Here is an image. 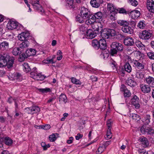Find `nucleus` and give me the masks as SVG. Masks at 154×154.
<instances>
[{"instance_id":"f257e3e1","label":"nucleus","mask_w":154,"mask_h":154,"mask_svg":"<svg viewBox=\"0 0 154 154\" xmlns=\"http://www.w3.org/2000/svg\"><path fill=\"white\" fill-rule=\"evenodd\" d=\"M14 58H11L8 54H4L0 55V67L7 66L9 69L12 67Z\"/></svg>"},{"instance_id":"f03ea898","label":"nucleus","mask_w":154,"mask_h":154,"mask_svg":"<svg viewBox=\"0 0 154 154\" xmlns=\"http://www.w3.org/2000/svg\"><path fill=\"white\" fill-rule=\"evenodd\" d=\"M110 54L114 56L117 54L118 51H122L123 50V45L121 43L116 42L112 43L111 45Z\"/></svg>"},{"instance_id":"7ed1b4c3","label":"nucleus","mask_w":154,"mask_h":154,"mask_svg":"<svg viewBox=\"0 0 154 154\" xmlns=\"http://www.w3.org/2000/svg\"><path fill=\"white\" fill-rule=\"evenodd\" d=\"M116 35V32L114 29H105L101 33V35L104 39H108L110 36H114Z\"/></svg>"},{"instance_id":"20e7f679","label":"nucleus","mask_w":154,"mask_h":154,"mask_svg":"<svg viewBox=\"0 0 154 154\" xmlns=\"http://www.w3.org/2000/svg\"><path fill=\"white\" fill-rule=\"evenodd\" d=\"M97 25L98 26V27L96 28V29L94 31L91 29H89L87 30L86 33L88 38L91 39L97 36V34L99 32V30L98 25Z\"/></svg>"},{"instance_id":"39448f33","label":"nucleus","mask_w":154,"mask_h":154,"mask_svg":"<svg viewBox=\"0 0 154 154\" xmlns=\"http://www.w3.org/2000/svg\"><path fill=\"white\" fill-rule=\"evenodd\" d=\"M66 5L70 8H74L81 3V0H66Z\"/></svg>"},{"instance_id":"423d86ee","label":"nucleus","mask_w":154,"mask_h":154,"mask_svg":"<svg viewBox=\"0 0 154 154\" xmlns=\"http://www.w3.org/2000/svg\"><path fill=\"white\" fill-rule=\"evenodd\" d=\"M90 13V11L87 8L84 7L81 8L80 15L84 19H88V17L89 16Z\"/></svg>"},{"instance_id":"0eeeda50","label":"nucleus","mask_w":154,"mask_h":154,"mask_svg":"<svg viewBox=\"0 0 154 154\" xmlns=\"http://www.w3.org/2000/svg\"><path fill=\"white\" fill-rule=\"evenodd\" d=\"M152 34L151 33L149 32L146 30L143 31L140 34V38L144 40H147L151 37Z\"/></svg>"},{"instance_id":"6e6552de","label":"nucleus","mask_w":154,"mask_h":154,"mask_svg":"<svg viewBox=\"0 0 154 154\" xmlns=\"http://www.w3.org/2000/svg\"><path fill=\"white\" fill-rule=\"evenodd\" d=\"M9 43L6 41H3L0 44V50L3 51H6L9 49Z\"/></svg>"},{"instance_id":"1a4fd4ad","label":"nucleus","mask_w":154,"mask_h":154,"mask_svg":"<svg viewBox=\"0 0 154 154\" xmlns=\"http://www.w3.org/2000/svg\"><path fill=\"white\" fill-rule=\"evenodd\" d=\"M146 5L149 11L154 13V2L153 0H147Z\"/></svg>"},{"instance_id":"9d476101","label":"nucleus","mask_w":154,"mask_h":154,"mask_svg":"<svg viewBox=\"0 0 154 154\" xmlns=\"http://www.w3.org/2000/svg\"><path fill=\"white\" fill-rule=\"evenodd\" d=\"M107 4V9L110 12L118 13V8L115 5L110 3H108Z\"/></svg>"},{"instance_id":"9b49d317","label":"nucleus","mask_w":154,"mask_h":154,"mask_svg":"<svg viewBox=\"0 0 154 154\" xmlns=\"http://www.w3.org/2000/svg\"><path fill=\"white\" fill-rule=\"evenodd\" d=\"M124 43L125 45L131 46L134 44V42L132 38L127 37L124 39Z\"/></svg>"},{"instance_id":"f8f14e48","label":"nucleus","mask_w":154,"mask_h":154,"mask_svg":"<svg viewBox=\"0 0 154 154\" xmlns=\"http://www.w3.org/2000/svg\"><path fill=\"white\" fill-rule=\"evenodd\" d=\"M139 100V98L136 95L134 96L131 100V104L134 106L136 109L140 107Z\"/></svg>"},{"instance_id":"ddd939ff","label":"nucleus","mask_w":154,"mask_h":154,"mask_svg":"<svg viewBox=\"0 0 154 154\" xmlns=\"http://www.w3.org/2000/svg\"><path fill=\"white\" fill-rule=\"evenodd\" d=\"M7 26L9 29H13L17 28V24L16 22L10 20L8 23Z\"/></svg>"},{"instance_id":"4468645a","label":"nucleus","mask_w":154,"mask_h":154,"mask_svg":"<svg viewBox=\"0 0 154 154\" xmlns=\"http://www.w3.org/2000/svg\"><path fill=\"white\" fill-rule=\"evenodd\" d=\"M103 2V0H91L90 4L93 7L98 8Z\"/></svg>"},{"instance_id":"2eb2a0df","label":"nucleus","mask_w":154,"mask_h":154,"mask_svg":"<svg viewBox=\"0 0 154 154\" xmlns=\"http://www.w3.org/2000/svg\"><path fill=\"white\" fill-rule=\"evenodd\" d=\"M122 32L126 33L129 34H131L133 32V30L131 28L128 26L127 25L125 26H122L121 29Z\"/></svg>"},{"instance_id":"dca6fc26","label":"nucleus","mask_w":154,"mask_h":154,"mask_svg":"<svg viewBox=\"0 0 154 154\" xmlns=\"http://www.w3.org/2000/svg\"><path fill=\"white\" fill-rule=\"evenodd\" d=\"M99 48L104 50L106 48V41L104 39H101L99 40Z\"/></svg>"},{"instance_id":"f3484780","label":"nucleus","mask_w":154,"mask_h":154,"mask_svg":"<svg viewBox=\"0 0 154 154\" xmlns=\"http://www.w3.org/2000/svg\"><path fill=\"white\" fill-rule=\"evenodd\" d=\"M146 81L147 84L152 87H154V78L149 76L146 78Z\"/></svg>"},{"instance_id":"a211bd4d","label":"nucleus","mask_w":154,"mask_h":154,"mask_svg":"<svg viewBox=\"0 0 154 154\" xmlns=\"http://www.w3.org/2000/svg\"><path fill=\"white\" fill-rule=\"evenodd\" d=\"M142 91L144 93H148L150 90V88L147 85L142 84L140 86Z\"/></svg>"},{"instance_id":"6ab92c4d","label":"nucleus","mask_w":154,"mask_h":154,"mask_svg":"<svg viewBox=\"0 0 154 154\" xmlns=\"http://www.w3.org/2000/svg\"><path fill=\"white\" fill-rule=\"evenodd\" d=\"M139 140L141 144L144 145V147H147L149 145V143L148 139L144 137H140Z\"/></svg>"},{"instance_id":"aec40b11","label":"nucleus","mask_w":154,"mask_h":154,"mask_svg":"<svg viewBox=\"0 0 154 154\" xmlns=\"http://www.w3.org/2000/svg\"><path fill=\"white\" fill-rule=\"evenodd\" d=\"M130 15L131 17L133 19H136L138 18L140 15V12L137 10L131 11L130 12Z\"/></svg>"},{"instance_id":"412c9836","label":"nucleus","mask_w":154,"mask_h":154,"mask_svg":"<svg viewBox=\"0 0 154 154\" xmlns=\"http://www.w3.org/2000/svg\"><path fill=\"white\" fill-rule=\"evenodd\" d=\"M26 56L28 57L33 56L35 55L36 51L35 49L30 48L26 51Z\"/></svg>"},{"instance_id":"4be33fe9","label":"nucleus","mask_w":154,"mask_h":154,"mask_svg":"<svg viewBox=\"0 0 154 154\" xmlns=\"http://www.w3.org/2000/svg\"><path fill=\"white\" fill-rule=\"evenodd\" d=\"M22 53L21 50L20 48L15 47L12 49V53L14 56H17L20 55Z\"/></svg>"},{"instance_id":"5701e85b","label":"nucleus","mask_w":154,"mask_h":154,"mask_svg":"<svg viewBox=\"0 0 154 154\" xmlns=\"http://www.w3.org/2000/svg\"><path fill=\"white\" fill-rule=\"evenodd\" d=\"M133 62L134 65H135L138 69H142L144 68V65L142 63H140L138 61L135 60Z\"/></svg>"},{"instance_id":"b1692460","label":"nucleus","mask_w":154,"mask_h":154,"mask_svg":"<svg viewBox=\"0 0 154 154\" xmlns=\"http://www.w3.org/2000/svg\"><path fill=\"white\" fill-rule=\"evenodd\" d=\"M29 45V42L27 40H25L20 45V48L23 49L27 48Z\"/></svg>"},{"instance_id":"393cba45","label":"nucleus","mask_w":154,"mask_h":154,"mask_svg":"<svg viewBox=\"0 0 154 154\" xmlns=\"http://www.w3.org/2000/svg\"><path fill=\"white\" fill-rule=\"evenodd\" d=\"M4 140L5 143L7 145H11L12 143V140L9 137H6L4 138Z\"/></svg>"},{"instance_id":"a878e982","label":"nucleus","mask_w":154,"mask_h":154,"mask_svg":"<svg viewBox=\"0 0 154 154\" xmlns=\"http://www.w3.org/2000/svg\"><path fill=\"white\" fill-rule=\"evenodd\" d=\"M99 41L94 39L92 41V45L96 49H99Z\"/></svg>"},{"instance_id":"bb28decb","label":"nucleus","mask_w":154,"mask_h":154,"mask_svg":"<svg viewBox=\"0 0 154 154\" xmlns=\"http://www.w3.org/2000/svg\"><path fill=\"white\" fill-rule=\"evenodd\" d=\"M59 100L61 102H63L65 103L67 102V98L66 95L64 94H61L59 97Z\"/></svg>"},{"instance_id":"cd10ccee","label":"nucleus","mask_w":154,"mask_h":154,"mask_svg":"<svg viewBox=\"0 0 154 154\" xmlns=\"http://www.w3.org/2000/svg\"><path fill=\"white\" fill-rule=\"evenodd\" d=\"M125 70L128 73H130L132 70L131 66L128 62H126L124 65Z\"/></svg>"},{"instance_id":"c85d7f7f","label":"nucleus","mask_w":154,"mask_h":154,"mask_svg":"<svg viewBox=\"0 0 154 154\" xmlns=\"http://www.w3.org/2000/svg\"><path fill=\"white\" fill-rule=\"evenodd\" d=\"M23 69L26 72H28L31 70L30 66L27 63H25L23 65Z\"/></svg>"},{"instance_id":"c756f323","label":"nucleus","mask_w":154,"mask_h":154,"mask_svg":"<svg viewBox=\"0 0 154 154\" xmlns=\"http://www.w3.org/2000/svg\"><path fill=\"white\" fill-rule=\"evenodd\" d=\"M118 23L121 26H123L128 25L129 23L128 22L124 20H119L117 21Z\"/></svg>"},{"instance_id":"7c9ffc66","label":"nucleus","mask_w":154,"mask_h":154,"mask_svg":"<svg viewBox=\"0 0 154 154\" xmlns=\"http://www.w3.org/2000/svg\"><path fill=\"white\" fill-rule=\"evenodd\" d=\"M32 114L38 113L40 111L39 107L37 106H32Z\"/></svg>"},{"instance_id":"2f4dec72","label":"nucleus","mask_w":154,"mask_h":154,"mask_svg":"<svg viewBox=\"0 0 154 154\" xmlns=\"http://www.w3.org/2000/svg\"><path fill=\"white\" fill-rule=\"evenodd\" d=\"M126 84L131 87H134L136 85V82L131 79L127 80Z\"/></svg>"},{"instance_id":"473e14b6","label":"nucleus","mask_w":154,"mask_h":154,"mask_svg":"<svg viewBox=\"0 0 154 154\" xmlns=\"http://www.w3.org/2000/svg\"><path fill=\"white\" fill-rule=\"evenodd\" d=\"M135 44L140 49H142L144 48L145 47L144 45H143L140 41L139 40L136 41L135 42Z\"/></svg>"},{"instance_id":"72a5a7b5","label":"nucleus","mask_w":154,"mask_h":154,"mask_svg":"<svg viewBox=\"0 0 154 154\" xmlns=\"http://www.w3.org/2000/svg\"><path fill=\"white\" fill-rule=\"evenodd\" d=\"M150 116L148 115L145 117L144 119L142 120V121L145 124L148 125L150 122Z\"/></svg>"},{"instance_id":"f704fd0d","label":"nucleus","mask_w":154,"mask_h":154,"mask_svg":"<svg viewBox=\"0 0 154 154\" xmlns=\"http://www.w3.org/2000/svg\"><path fill=\"white\" fill-rule=\"evenodd\" d=\"M148 127L145 125H143L140 129L141 133L143 134H146Z\"/></svg>"},{"instance_id":"c9c22d12","label":"nucleus","mask_w":154,"mask_h":154,"mask_svg":"<svg viewBox=\"0 0 154 154\" xmlns=\"http://www.w3.org/2000/svg\"><path fill=\"white\" fill-rule=\"evenodd\" d=\"M117 13L110 12L108 15V17L111 20H116V15Z\"/></svg>"},{"instance_id":"e433bc0d","label":"nucleus","mask_w":154,"mask_h":154,"mask_svg":"<svg viewBox=\"0 0 154 154\" xmlns=\"http://www.w3.org/2000/svg\"><path fill=\"white\" fill-rule=\"evenodd\" d=\"M57 135L58 134L57 133L52 134L51 135H50L49 136V140L51 142H54L57 139L56 135Z\"/></svg>"},{"instance_id":"4c0bfd02","label":"nucleus","mask_w":154,"mask_h":154,"mask_svg":"<svg viewBox=\"0 0 154 154\" xmlns=\"http://www.w3.org/2000/svg\"><path fill=\"white\" fill-rule=\"evenodd\" d=\"M136 77L138 79H142L144 78V75L142 72L139 71L136 72Z\"/></svg>"},{"instance_id":"58836bf2","label":"nucleus","mask_w":154,"mask_h":154,"mask_svg":"<svg viewBox=\"0 0 154 154\" xmlns=\"http://www.w3.org/2000/svg\"><path fill=\"white\" fill-rule=\"evenodd\" d=\"M130 117L132 118V119L138 121L140 119V116L136 114H132L130 116Z\"/></svg>"},{"instance_id":"ea45409f","label":"nucleus","mask_w":154,"mask_h":154,"mask_svg":"<svg viewBox=\"0 0 154 154\" xmlns=\"http://www.w3.org/2000/svg\"><path fill=\"white\" fill-rule=\"evenodd\" d=\"M39 73L38 72L32 71L30 72L31 77L33 79H36L38 78H37Z\"/></svg>"},{"instance_id":"a19ab883","label":"nucleus","mask_w":154,"mask_h":154,"mask_svg":"<svg viewBox=\"0 0 154 154\" xmlns=\"http://www.w3.org/2000/svg\"><path fill=\"white\" fill-rule=\"evenodd\" d=\"M76 19L77 21H78L80 23H82L84 22V18L81 17L80 15H78L76 17Z\"/></svg>"},{"instance_id":"79ce46f5","label":"nucleus","mask_w":154,"mask_h":154,"mask_svg":"<svg viewBox=\"0 0 154 154\" xmlns=\"http://www.w3.org/2000/svg\"><path fill=\"white\" fill-rule=\"evenodd\" d=\"M38 90L40 92H42V93L50 92L51 91L50 88H40L38 89Z\"/></svg>"},{"instance_id":"37998d69","label":"nucleus","mask_w":154,"mask_h":154,"mask_svg":"<svg viewBox=\"0 0 154 154\" xmlns=\"http://www.w3.org/2000/svg\"><path fill=\"white\" fill-rule=\"evenodd\" d=\"M94 14L96 19H100L102 17V14L101 12H98Z\"/></svg>"},{"instance_id":"c03bdc74","label":"nucleus","mask_w":154,"mask_h":154,"mask_svg":"<svg viewBox=\"0 0 154 154\" xmlns=\"http://www.w3.org/2000/svg\"><path fill=\"white\" fill-rule=\"evenodd\" d=\"M71 81L72 82L76 85H80L81 83V82L74 78H72L71 79Z\"/></svg>"},{"instance_id":"a18cd8bd","label":"nucleus","mask_w":154,"mask_h":154,"mask_svg":"<svg viewBox=\"0 0 154 154\" xmlns=\"http://www.w3.org/2000/svg\"><path fill=\"white\" fill-rule=\"evenodd\" d=\"M154 134V129L148 127L146 134L152 135Z\"/></svg>"},{"instance_id":"49530a36","label":"nucleus","mask_w":154,"mask_h":154,"mask_svg":"<svg viewBox=\"0 0 154 154\" xmlns=\"http://www.w3.org/2000/svg\"><path fill=\"white\" fill-rule=\"evenodd\" d=\"M137 26L140 29H143L145 27L146 25L144 22L140 21L138 23Z\"/></svg>"},{"instance_id":"de8ad7c7","label":"nucleus","mask_w":154,"mask_h":154,"mask_svg":"<svg viewBox=\"0 0 154 154\" xmlns=\"http://www.w3.org/2000/svg\"><path fill=\"white\" fill-rule=\"evenodd\" d=\"M118 13L120 14H127L126 10L123 8H118Z\"/></svg>"},{"instance_id":"09e8293b","label":"nucleus","mask_w":154,"mask_h":154,"mask_svg":"<svg viewBox=\"0 0 154 154\" xmlns=\"http://www.w3.org/2000/svg\"><path fill=\"white\" fill-rule=\"evenodd\" d=\"M46 77V76H45L41 75V73H39V75H38L37 77L38 78L36 79V80H42L45 79Z\"/></svg>"},{"instance_id":"8fccbe9b","label":"nucleus","mask_w":154,"mask_h":154,"mask_svg":"<svg viewBox=\"0 0 154 154\" xmlns=\"http://www.w3.org/2000/svg\"><path fill=\"white\" fill-rule=\"evenodd\" d=\"M124 94L125 97H129L131 95V93L129 90L126 89L124 91Z\"/></svg>"},{"instance_id":"3c124183","label":"nucleus","mask_w":154,"mask_h":154,"mask_svg":"<svg viewBox=\"0 0 154 154\" xmlns=\"http://www.w3.org/2000/svg\"><path fill=\"white\" fill-rule=\"evenodd\" d=\"M130 3L132 6L136 7L138 4L136 0H129Z\"/></svg>"},{"instance_id":"603ef678","label":"nucleus","mask_w":154,"mask_h":154,"mask_svg":"<svg viewBox=\"0 0 154 154\" xmlns=\"http://www.w3.org/2000/svg\"><path fill=\"white\" fill-rule=\"evenodd\" d=\"M106 135V138L108 139H110L112 138V135L111 132V129H108Z\"/></svg>"},{"instance_id":"864d4df0","label":"nucleus","mask_w":154,"mask_h":154,"mask_svg":"<svg viewBox=\"0 0 154 154\" xmlns=\"http://www.w3.org/2000/svg\"><path fill=\"white\" fill-rule=\"evenodd\" d=\"M26 54L23 53L22 54L20 55V60L21 61H23L26 58H27L28 56H26Z\"/></svg>"},{"instance_id":"5fc2aeb1","label":"nucleus","mask_w":154,"mask_h":154,"mask_svg":"<svg viewBox=\"0 0 154 154\" xmlns=\"http://www.w3.org/2000/svg\"><path fill=\"white\" fill-rule=\"evenodd\" d=\"M41 127L42 129L47 130L50 129L51 127L50 125L46 124L45 125H42Z\"/></svg>"},{"instance_id":"6e6d98bb","label":"nucleus","mask_w":154,"mask_h":154,"mask_svg":"<svg viewBox=\"0 0 154 154\" xmlns=\"http://www.w3.org/2000/svg\"><path fill=\"white\" fill-rule=\"evenodd\" d=\"M104 148L103 146H100L98 149L97 151H96L97 154H100L104 151Z\"/></svg>"},{"instance_id":"4d7b16f0","label":"nucleus","mask_w":154,"mask_h":154,"mask_svg":"<svg viewBox=\"0 0 154 154\" xmlns=\"http://www.w3.org/2000/svg\"><path fill=\"white\" fill-rule=\"evenodd\" d=\"M88 18H90V19L92 20V21H94V22H95L96 20V18L94 14V15L91 14L90 13L89 16L88 17Z\"/></svg>"},{"instance_id":"13d9d810","label":"nucleus","mask_w":154,"mask_h":154,"mask_svg":"<svg viewBox=\"0 0 154 154\" xmlns=\"http://www.w3.org/2000/svg\"><path fill=\"white\" fill-rule=\"evenodd\" d=\"M80 30L81 32H82L85 33H86L87 31V28L83 25L81 26L80 27Z\"/></svg>"},{"instance_id":"bf43d9fd","label":"nucleus","mask_w":154,"mask_h":154,"mask_svg":"<svg viewBox=\"0 0 154 154\" xmlns=\"http://www.w3.org/2000/svg\"><path fill=\"white\" fill-rule=\"evenodd\" d=\"M147 55L150 59L154 60V54L152 52H149L147 53Z\"/></svg>"},{"instance_id":"052dcab7","label":"nucleus","mask_w":154,"mask_h":154,"mask_svg":"<svg viewBox=\"0 0 154 154\" xmlns=\"http://www.w3.org/2000/svg\"><path fill=\"white\" fill-rule=\"evenodd\" d=\"M53 57L51 59H47V60H44V62L47 64H49L52 63V64L54 63V62L53 61Z\"/></svg>"},{"instance_id":"680f3d73","label":"nucleus","mask_w":154,"mask_h":154,"mask_svg":"<svg viewBox=\"0 0 154 154\" xmlns=\"http://www.w3.org/2000/svg\"><path fill=\"white\" fill-rule=\"evenodd\" d=\"M33 6L34 9L38 11L39 9H41V5H40L39 3L35 5H33Z\"/></svg>"},{"instance_id":"e2e57ef3","label":"nucleus","mask_w":154,"mask_h":154,"mask_svg":"<svg viewBox=\"0 0 154 154\" xmlns=\"http://www.w3.org/2000/svg\"><path fill=\"white\" fill-rule=\"evenodd\" d=\"M15 105V109H17L18 108V104L20 103L19 101L18 100L15 99L14 101Z\"/></svg>"},{"instance_id":"0e129e2a","label":"nucleus","mask_w":154,"mask_h":154,"mask_svg":"<svg viewBox=\"0 0 154 154\" xmlns=\"http://www.w3.org/2000/svg\"><path fill=\"white\" fill-rule=\"evenodd\" d=\"M21 34H22V35L23 37L25 40H27L26 39L29 36V34L27 33L23 32L21 33Z\"/></svg>"},{"instance_id":"69168bd1","label":"nucleus","mask_w":154,"mask_h":154,"mask_svg":"<svg viewBox=\"0 0 154 154\" xmlns=\"http://www.w3.org/2000/svg\"><path fill=\"white\" fill-rule=\"evenodd\" d=\"M135 54L137 57L139 56L140 57H142L144 56V54L140 51H136Z\"/></svg>"},{"instance_id":"338daca9","label":"nucleus","mask_w":154,"mask_h":154,"mask_svg":"<svg viewBox=\"0 0 154 154\" xmlns=\"http://www.w3.org/2000/svg\"><path fill=\"white\" fill-rule=\"evenodd\" d=\"M32 106L30 107H27L25 109V111L28 114H32Z\"/></svg>"},{"instance_id":"774afa93","label":"nucleus","mask_w":154,"mask_h":154,"mask_svg":"<svg viewBox=\"0 0 154 154\" xmlns=\"http://www.w3.org/2000/svg\"><path fill=\"white\" fill-rule=\"evenodd\" d=\"M94 23V21H92V20L89 18L87 19L85 21L86 23L88 25Z\"/></svg>"}]
</instances>
